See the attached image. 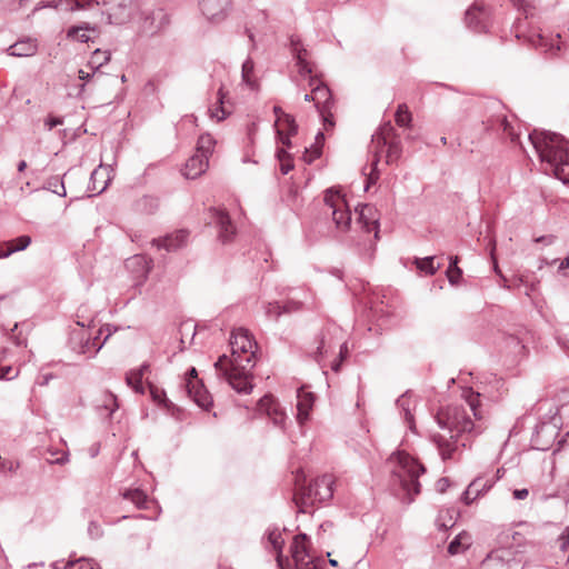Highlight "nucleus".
Listing matches in <instances>:
<instances>
[{
  "label": "nucleus",
  "instance_id": "22",
  "mask_svg": "<svg viewBox=\"0 0 569 569\" xmlns=\"http://www.w3.org/2000/svg\"><path fill=\"white\" fill-rule=\"evenodd\" d=\"M397 138L396 130L391 122H386L378 128V130L372 134V143L375 146V160L373 166H377L379 162V151L386 148V144L389 140Z\"/></svg>",
  "mask_w": 569,
  "mask_h": 569
},
{
  "label": "nucleus",
  "instance_id": "63",
  "mask_svg": "<svg viewBox=\"0 0 569 569\" xmlns=\"http://www.w3.org/2000/svg\"><path fill=\"white\" fill-rule=\"evenodd\" d=\"M557 545L561 551H566L569 548V527L558 537Z\"/></svg>",
  "mask_w": 569,
  "mask_h": 569
},
{
  "label": "nucleus",
  "instance_id": "24",
  "mask_svg": "<svg viewBox=\"0 0 569 569\" xmlns=\"http://www.w3.org/2000/svg\"><path fill=\"white\" fill-rule=\"evenodd\" d=\"M209 166V159L206 158V154H199L194 153L192 157H190L182 170V174L187 179H196L199 176H201Z\"/></svg>",
  "mask_w": 569,
  "mask_h": 569
},
{
  "label": "nucleus",
  "instance_id": "27",
  "mask_svg": "<svg viewBox=\"0 0 569 569\" xmlns=\"http://www.w3.org/2000/svg\"><path fill=\"white\" fill-rule=\"evenodd\" d=\"M31 237L28 234L19 236L14 239L0 242V259L10 257L16 252L26 250L31 244Z\"/></svg>",
  "mask_w": 569,
  "mask_h": 569
},
{
  "label": "nucleus",
  "instance_id": "6",
  "mask_svg": "<svg viewBox=\"0 0 569 569\" xmlns=\"http://www.w3.org/2000/svg\"><path fill=\"white\" fill-rule=\"evenodd\" d=\"M325 203L327 207L325 214L331 216L336 230L341 233L349 231L352 213L346 199L338 192H333L332 189H328L325 194Z\"/></svg>",
  "mask_w": 569,
  "mask_h": 569
},
{
  "label": "nucleus",
  "instance_id": "44",
  "mask_svg": "<svg viewBox=\"0 0 569 569\" xmlns=\"http://www.w3.org/2000/svg\"><path fill=\"white\" fill-rule=\"evenodd\" d=\"M276 156L280 162V171L282 174H288L293 169L291 154L283 148H278Z\"/></svg>",
  "mask_w": 569,
  "mask_h": 569
},
{
  "label": "nucleus",
  "instance_id": "59",
  "mask_svg": "<svg viewBox=\"0 0 569 569\" xmlns=\"http://www.w3.org/2000/svg\"><path fill=\"white\" fill-rule=\"evenodd\" d=\"M303 306H305L303 301L289 299L282 305L283 313L298 312V311L302 310Z\"/></svg>",
  "mask_w": 569,
  "mask_h": 569
},
{
  "label": "nucleus",
  "instance_id": "39",
  "mask_svg": "<svg viewBox=\"0 0 569 569\" xmlns=\"http://www.w3.org/2000/svg\"><path fill=\"white\" fill-rule=\"evenodd\" d=\"M415 264L419 271L430 276L435 274L440 268V263L435 264V256L415 258Z\"/></svg>",
  "mask_w": 569,
  "mask_h": 569
},
{
  "label": "nucleus",
  "instance_id": "5",
  "mask_svg": "<svg viewBox=\"0 0 569 569\" xmlns=\"http://www.w3.org/2000/svg\"><path fill=\"white\" fill-rule=\"evenodd\" d=\"M389 461L397 465L398 469H395L392 473L397 477L403 491L410 497L408 503H411L413 496L420 493L419 477L426 472L425 466L403 451L393 452L389 457Z\"/></svg>",
  "mask_w": 569,
  "mask_h": 569
},
{
  "label": "nucleus",
  "instance_id": "20",
  "mask_svg": "<svg viewBox=\"0 0 569 569\" xmlns=\"http://www.w3.org/2000/svg\"><path fill=\"white\" fill-rule=\"evenodd\" d=\"M258 406L259 410L264 412L274 426L283 427L287 416L277 399L270 395H266L259 400Z\"/></svg>",
  "mask_w": 569,
  "mask_h": 569
},
{
  "label": "nucleus",
  "instance_id": "51",
  "mask_svg": "<svg viewBox=\"0 0 569 569\" xmlns=\"http://www.w3.org/2000/svg\"><path fill=\"white\" fill-rule=\"evenodd\" d=\"M455 513H457L455 510H446V511H441L439 513V517L437 519V523H438V527L440 530H447L448 528H451L453 527L455 522H456V519H455Z\"/></svg>",
  "mask_w": 569,
  "mask_h": 569
},
{
  "label": "nucleus",
  "instance_id": "60",
  "mask_svg": "<svg viewBox=\"0 0 569 569\" xmlns=\"http://www.w3.org/2000/svg\"><path fill=\"white\" fill-rule=\"evenodd\" d=\"M88 535L91 539H99L103 536V529L97 521H90L88 526Z\"/></svg>",
  "mask_w": 569,
  "mask_h": 569
},
{
  "label": "nucleus",
  "instance_id": "55",
  "mask_svg": "<svg viewBox=\"0 0 569 569\" xmlns=\"http://www.w3.org/2000/svg\"><path fill=\"white\" fill-rule=\"evenodd\" d=\"M387 162L392 161L399 158L401 153V144L400 140L397 138L391 139L387 142Z\"/></svg>",
  "mask_w": 569,
  "mask_h": 569
},
{
  "label": "nucleus",
  "instance_id": "8",
  "mask_svg": "<svg viewBox=\"0 0 569 569\" xmlns=\"http://www.w3.org/2000/svg\"><path fill=\"white\" fill-rule=\"evenodd\" d=\"M183 386L189 398L203 410H209L212 406V398L202 381L199 380L196 368L192 367L187 371Z\"/></svg>",
  "mask_w": 569,
  "mask_h": 569
},
{
  "label": "nucleus",
  "instance_id": "31",
  "mask_svg": "<svg viewBox=\"0 0 569 569\" xmlns=\"http://www.w3.org/2000/svg\"><path fill=\"white\" fill-rule=\"evenodd\" d=\"M333 478L330 475H323L313 480L315 495L318 502H325L333 496Z\"/></svg>",
  "mask_w": 569,
  "mask_h": 569
},
{
  "label": "nucleus",
  "instance_id": "33",
  "mask_svg": "<svg viewBox=\"0 0 569 569\" xmlns=\"http://www.w3.org/2000/svg\"><path fill=\"white\" fill-rule=\"evenodd\" d=\"M37 41L31 38L18 40L8 48V53L13 57H31L37 52Z\"/></svg>",
  "mask_w": 569,
  "mask_h": 569
},
{
  "label": "nucleus",
  "instance_id": "34",
  "mask_svg": "<svg viewBox=\"0 0 569 569\" xmlns=\"http://www.w3.org/2000/svg\"><path fill=\"white\" fill-rule=\"evenodd\" d=\"M159 208V200L153 196H143L134 202V210L144 214H152Z\"/></svg>",
  "mask_w": 569,
  "mask_h": 569
},
{
  "label": "nucleus",
  "instance_id": "53",
  "mask_svg": "<svg viewBox=\"0 0 569 569\" xmlns=\"http://www.w3.org/2000/svg\"><path fill=\"white\" fill-rule=\"evenodd\" d=\"M223 100H224V93L222 91V87H220L218 90V101H217L220 106L209 109L210 117L217 119V121L223 120L227 116V111L222 107Z\"/></svg>",
  "mask_w": 569,
  "mask_h": 569
},
{
  "label": "nucleus",
  "instance_id": "11",
  "mask_svg": "<svg viewBox=\"0 0 569 569\" xmlns=\"http://www.w3.org/2000/svg\"><path fill=\"white\" fill-rule=\"evenodd\" d=\"M529 43L540 50L547 59L558 57L559 51L562 49L561 37L559 33L547 37L543 33H532L528 38Z\"/></svg>",
  "mask_w": 569,
  "mask_h": 569
},
{
  "label": "nucleus",
  "instance_id": "23",
  "mask_svg": "<svg viewBox=\"0 0 569 569\" xmlns=\"http://www.w3.org/2000/svg\"><path fill=\"white\" fill-rule=\"evenodd\" d=\"M123 499L131 501L138 509H151L153 507L157 516L160 512V506L157 501L150 500L148 495L140 488L126 489L122 493Z\"/></svg>",
  "mask_w": 569,
  "mask_h": 569
},
{
  "label": "nucleus",
  "instance_id": "42",
  "mask_svg": "<svg viewBox=\"0 0 569 569\" xmlns=\"http://www.w3.org/2000/svg\"><path fill=\"white\" fill-rule=\"evenodd\" d=\"M214 143L216 141L210 134H201L197 143V153L206 154V158L209 159V156L213 150Z\"/></svg>",
  "mask_w": 569,
  "mask_h": 569
},
{
  "label": "nucleus",
  "instance_id": "43",
  "mask_svg": "<svg viewBox=\"0 0 569 569\" xmlns=\"http://www.w3.org/2000/svg\"><path fill=\"white\" fill-rule=\"evenodd\" d=\"M278 124L274 123L276 131L283 130V133L296 134L298 132V124L291 114H282Z\"/></svg>",
  "mask_w": 569,
  "mask_h": 569
},
{
  "label": "nucleus",
  "instance_id": "38",
  "mask_svg": "<svg viewBox=\"0 0 569 569\" xmlns=\"http://www.w3.org/2000/svg\"><path fill=\"white\" fill-rule=\"evenodd\" d=\"M111 53L109 51H102L100 49H96L88 62V67L97 70L100 73V68L107 64L110 61Z\"/></svg>",
  "mask_w": 569,
  "mask_h": 569
},
{
  "label": "nucleus",
  "instance_id": "48",
  "mask_svg": "<svg viewBox=\"0 0 569 569\" xmlns=\"http://www.w3.org/2000/svg\"><path fill=\"white\" fill-rule=\"evenodd\" d=\"M465 539H468V535L466 532H461L457 535L448 545V553L451 556L460 553L466 546Z\"/></svg>",
  "mask_w": 569,
  "mask_h": 569
},
{
  "label": "nucleus",
  "instance_id": "36",
  "mask_svg": "<svg viewBox=\"0 0 569 569\" xmlns=\"http://www.w3.org/2000/svg\"><path fill=\"white\" fill-rule=\"evenodd\" d=\"M118 398L111 391H107L104 393L102 403L98 406L99 413L106 415V417L108 418H111L112 415L118 410Z\"/></svg>",
  "mask_w": 569,
  "mask_h": 569
},
{
  "label": "nucleus",
  "instance_id": "50",
  "mask_svg": "<svg viewBox=\"0 0 569 569\" xmlns=\"http://www.w3.org/2000/svg\"><path fill=\"white\" fill-rule=\"evenodd\" d=\"M179 332L181 335V345L183 346L186 343V338L189 336V345H191L197 333V325L193 323L192 321H184L180 325Z\"/></svg>",
  "mask_w": 569,
  "mask_h": 569
},
{
  "label": "nucleus",
  "instance_id": "4",
  "mask_svg": "<svg viewBox=\"0 0 569 569\" xmlns=\"http://www.w3.org/2000/svg\"><path fill=\"white\" fill-rule=\"evenodd\" d=\"M306 50L298 48L295 44L293 47V58L296 60V66L298 67V72L301 77L309 78V87L312 88V92L316 94V108L322 118L323 126L326 129L332 128L335 126L333 116L330 112L333 100L330 89L319 81L315 76H312V69L305 57Z\"/></svg>",
  "mask_w": 569,
  "mask_h": 569
},
{
  "label": "nucleus",
  "instance_id": "13",
  "mask_svg": "<svg viewBox=\"0 0 569 569\" xmlns=\"http://www.w3.org/2000/svg\"><path fill=\"white\" fill-rule=\"evenodd\" d=\"M126 269L136 280V286H142L153 267V260L146 254H134L126 260Z\"/></svg>",
  "mask_w": 569,
  "mask_h": 569
},
{
  "label": "nucleus",
  "instance_id": "26",
  "mask_svg": "<svg viewBox=\"0 0 569 569\" xmlns=\"http://www.w3.org/2000/svg\"><path fill=\"white\" fill-rule=\"evenodd\" d=\"M315 395L303 388L297 390V419L300 425L309 419V412L315 403Z\"/></svg>",
  "mask_w": 569,
  "mask_h": 569
},
{
  "label": "nucleus",
  "instance_id": "3",
  "mask_svg": "<svg viewBox=\"0 0 569 569\" xmlns=\"http://www.w3.org/2000/svg\"><path fill=\"white\" fill-rule=\"evenodd\" d=\"M528 139L547 170L569 184V141L561 134L537 129L528 133Z\"/></svg>",
  "mask_w": 569,
  "mask_h": 569
},
{
  "label": "nucleus",
  "instance_id": "45",
  "mask_svg": "<svg viewBox=\"0 0 569 569\" xmlns=\"http://www.w3.org/2000/svg\"><path fill=\"white\" fill-rule=\"evenodd\" d=\"M513 6L521 11L526 18L533 17L538 0H510Z\"/></svg>",
  "mask_w": 569,
  "mask_h": 569
},
{
  "label": "nucleus",
  "instance_id": "41",
  "mask_svg": "<svg viewBox=\"0 0 569 569\" xmlns=\"http://www.w3.org/2000/svg\"><path fill=\"white\" fill-rule=\"evenodd\" d=\"M459 257L451 256L449 257V267L446 271L448 281L450 284L456 286L459 282V279L462 277V270L458 267Z\"/></svg>",
  "mask_w": 569,
  "mask_h": 569
},
{
  "label": "nucleus",
  "instance_id": "54",
  "mask_svg": "<svg viewBox=\"0 0 569 569\" xmlns=\"http://www.w3.org/2000/svg\"><path fill=\"white\" fill-rule=\"evenodd\" d=\"M86 336V330L81 329L78 331H73L69 339V345L72 351L77 352L78 355H81V347L83 345Z\"/></svg>",
  "mask_w": 569,
  "mask_h": 569
},
{
  "label": "nucleus",
  "instance_id": "58",
  "mask_svg": "<svg viewBox=\"0 0 569 569\" xmlns=\"http://www.w3.org/2000/svg\"><path fill=\"white\" fill-rule=\"evenodd\" d=\"M325 561L322 559L309 557L306 560L295 565L296 569H322Z\"/></svg>",
  "mask_w": 569,
  "mask_h": 569
},
{
  "label": "nucleus",
  "instance_id": "1",
  "mask_svg": "<svg viewBox=\"0 0 569 569\" xmlns=\"http://www.w3.org/2000/svg\"><path fill=\"white\" fill-rule=\"evenodd\" d=\"M462 396L466 399L468 409L462 405H450L441 408L436 416L439 427L448 431V436L442 433L432 436V441L437 446L441 459L445 461L452 459L455 452L460 447L466 448L469 446L471 437L480 432L469 415L470 411L476 419L482 418L478 409L480 392L467 389Z\"/></svg>",
  "mask_w": 569,
  "mask_h": 569
},
{
  "label": "nucleus",
  "instance_id": "14",
  "mask_svg": "<svg viewBox=\"0 0 569 569\" xmlns=\"http://www.w3.org/2000/svg\"><path fill=\"white\" fill-rule=\"evenodd\" d=\"M212 223L218 229V238L221 242L228 243L236 236V227L233 226L229 213L218 208L209 209Z\"/></svg>",
  "mask_w": 569,
  "mask_h": 569
},
{
  "label": "nucleus",
  "instance_id": "21",
  "mask_svg": "<svg viewBox=\"0 0 569 569\" xmlns=\"http://www.w3.org/2000/svg\"><path fill=\"white\" fill-rule=\"evenodd\" d=\"M143 14L142 30L151 36L169 23V17L163 9H156Z\"/></svg>",
  "mask_w": 569,
  "mask_h": 569
},
{
  "label": "nucleus",
  "instance_id": "49",
  "mask_svg": "<svg viewBox=\"0 0 569 569\" xmlns=\"http://www.w3.org/2000/svg\"><path fill=\"white\" fill-rule=\"evenodd\" d=\"M254 62L251 58H247L244 62L242 63V80L248 84L251 89L257 88V83L254 80L251 79V73L253 72Z\"/></svg>",
  "mask_w": 569,
  "mask_h": 569
},
{
  "label": "nucleus",
  "instance_id": "64",
  "mask_svg": "<svg viewBox=\"0 0 569 569\" xmlns=\"http://www.w3.org/2000/svg\"><path fill=\"white\" fill-rule=\"evenodd\" d=\"M63 123V118L62 117H54L52 114H49L46 120H44V127L47 128V130H52L53 128H56L57 126H60Z\"/></svg>",
  "mask_w": 569,
  "mask_h": 569
},
{
  "label": "nucleus",
  "instance_id": "2",
  "mask_svg": "<svg viewBox=\"0 0 569 569\" xmlns=\"http://www.w3.org/2000/svg\"><path fill=\"white\" fill-rule=\"evenodd\" d=\"M229 345L231 357L221 355L214 362V368L233 390L248 395L253 388L250 371L254 367L253 348H257V343L247 330L240 328L231 332Z\"/></svg>",
  "mask_w": 569,
  "mask_h": 569
},
{
  "label": "nucleus",
  "instance_id": "10",
  "mask_svg": "<svg viewBox=\"0 0 569 569\" xmlns=\"http://www.w3.org/2000/svg\"><path fill=\"white\" fill-rule=\"evenodd\" d=\"M465 21L475 33H486L490 27V11L486 6L475 3L466 11Z\"/></svg>",
  "mask_w": 569,
  "mask_h": 569
},
{
  "label": "nucleus",
  "instance_id": "28",
  "mask_svg": "<svg viewBox=\"0 0 569 569\" xmlns=\"http://www.w3.org/2000/svg\"><path fill=\"white\" fill-rule=\"evenodd\" d=\"M491 487L492 483L489 480L476 478L462 492L461 500L463 503L469 506L476 498H478L482 492L488 491Z\"/></svg>",
  "mask_w": 569,
  "mask_h": 569
},
{
  "label": "nucleus",
  "instance_id": "61",
  "mask_svg": "<svg viewBox=\"0 0 569 569\" xmlns=\"http://www.w3.org/2000/svg\"><path fill=\"white\" fill-rule=\"evenodd\" d=\"M76 562L79 565L78 569H100L98 562L92 558L82 557Z\"/></svg>",
  "mask_w": 569,
  "mask_h": 569
},
{
  "label": "nucleus",
  "instance_id": "17",
  "mask_svg": "<svg viewBox=\"0 0 569 569\" xmlns=\"http://www.w3.org/2000/svg\"><path fill=\"white\" fill-rule=\"evenodd\" d=\"M264 537L267 539V548H271L276 552V561L279 569H291L290 559L283 557L282 549L284 539L278 527H269L266 530Z\"/></svg>",
  "mask_w": 569,
  "mask_h": 569
},
{
  "label": "nucleus",
  "instance_id": "52",
  "mask_svg": "<svg viewBox=\"0 0 569 569\" xmlns=\"http://www.w3.org/2000/svg\"><path fill=\"white\" fill-rule=\"evenodd\" d=\"M46 189L52 191L53 193L58 194L59 197H66V188L63 180L59 177H51L46 182Z\"/></svg>",
  "mask_w": 569,
  "mask_h": 569
},
{
  "label": "nucleus",
  "instance_id": "32",
  "mask_svg": "<svg viewBox=\"0 0 569 569\" xmlns=\"http://www.w3.org/2000/svg\"><path fill=\"white\" fill-rule=\"evenodd\" d=\"M93 4L100 6L99 0H58L50 1L46 4V7H52L62 11H74V10H83L89 9Z\"/></svg>",
  "mask_w": 569,
  "mask_h": 569
},
{
  "label": "nucleus",
  "instance_id": "15",
  "mask_svg": "<svg viewBox=\"0 0 569 569\" xmlns=\"http://www.w3.org/2000/svg\"><path fill=\"white\" fill-rule=\"evenodd\" d=\"M231 4L232 0H199L202 14L213 23H219L227 18Z\"/></svg>",
  "mask_w": 569,
  "mask_h": 569
},
{
  "label": "nucleus",
  "instance_id": "18",
  "mask_svg": "<svg viewBox=\"0 0 569 569\" xmlns=\"http://www.w3.org/2000/svg\"><path fill=\"white\" fill-rule=\"evenodd\" d=\"M358 214L357 223L361 229L369 233L375 231V239L379 238V218L376 208L370 204H361L356 208Z\"/></svg>",
  "mask_w": 569,
  "mask_h": 569
},
{
  "label": "nucleus",
  "instance_id": "46",
  "mask_svg": "<svg viewBox=\"0 0 569 569\" xmlns=\"http://www.w3.org/2000/svg\"><path fill=\"white\" fill-rule=\"evenodd\" d=\"M142 378L141 371H134L132 369L127 372L126 382L129 387L133 388L136 392L143 393Z\"/></svg>",
  "mask_w": 569,
  "mask_h": 569
},
{
  "label": "nucleus",
  "instance_id": "19",
  "mask_svg": "<svg viewBox=\"0 0 569 569\" xmlns=\"http://www.w3.org/2000/svg\"><path fill=\"white\" fill-rule=\"evenodd\" d=\"M188 238L189 231L186 229H179L162 238L153 239L152 244L158 249H164L168 252H172L183 248L188 242Z\"/></svg>",
  "mask_w": 569,
  "mask_h": 569
},
{
  "label": "nucleus",
  "instance_id": "56",
  "mask_svg": "<svg viewBox=\"0 0 569 569\" xmlns=\"http://www.w3.org/2000/svg\"><path fill=\"white\" fill-rule=\"evenodd\" d=\"M264 313L268 318L278 320L283 313L282 306L274 301V302H267L264 305Z\"/></svg>",
  "mask_w": 569,
  "mask_h": 569
},
{
  "label": "nucleus",
  "instance_id": "25",
  "mask_svg": "<svg viewBox=\"0 0 569 569\" xmlns=\"http://www.w3.org/2000/svg\"><path fill=\"white\" fill-rule=\"evenodd\" d=\"M108 333L104 337L103 341H99L100 335L103 329L100 328L94 336L86 331L83 345L81 347V355L87 356L88 358L94 357L99 350L103 347L107 339L111 336V331L109 330V326H107Z\"/></svg>",
  "mask_w": 569,
  "mask_h": 569
},
{
  "label": "nucleus",
  "instance_id": "37",
  "mask_svg": "<svg viewBox=\"0 0 569 569\" xmlns=\"http://www.w3.org/2000/svg\"><path fill=\"white\" fill-rule=\"evenodd\" d=\"M323 142L325 134L321 131H319L315 138V143L310 148H306L303 156L306 162L311 163L315 159L321 156Z\"/></svg>",
  "mask_w": 569,
  "mask_h": 569
},
{
  "label": "nucleus",
  "instance_id": "47",
  "mask_svg": "<svg viewBox=\"0 0 569 569\" xmlns=\"http://www.w3.org/2000/svg\"><path fill=\"white\" fill-rule=\"evenodd\" d=\"M395 117L399 127H409L412 120L411 113L406 103H400L398 106Z\"/></svg>",
  "mask_w": 569,
  "mask_h": 569
},
{
  "label": "nucleus",
  "instance_id": "40",
  "mask_svg": "<svg viewBox=\"0 0 569 569\" xmlns=\"http://www.w3.org/2000/svg\"><path fill=\"white\" fill-rule=\"evenodd\" d=\"M496 121L497 124L495 126L497 130H501L503 134H506L511 140L512 143H517L519 141L518 133L515 131L506 116L497 117Z\"/></svg>",
  "mask_w": 569,
  "mask_h": 569
},
{
  "label": "nucleus",
  "instance_id": "57",
  "mask_svg": "<svg viewBox=\"0 0 569 569\" xmlns=\"http://www.w3.org/2000/svg\"><path fill=\"white\" fill-rule=\"evenodd\" d=\"M93 322H94V317H89L87 315V307L81 306L77 312V325L82 328H84L86 326H88L90 328V327L94 326Z\"/></svg>",
  "mask_w": 569,
  "mask_h": 569
},
{
  "label": "nucleus",
  "instance_id": "35",
  "mask_svg": "<svg viewBox=\"0 0 569 569\" xmlns=\"http://www.w3.org/2000/svg\"><path fill=\"white\" fill-rule=\"evenodd\" d=\"M90 30L94 31L96 27H92L88 22H83L80 26H72L67 30V38L86 43L90 40V37L84 31H90Z\"/></svg>",
  "mask_w": 569,
  "mask_h": 569
},
{
  "label": "nucleus",
  "instance_id": "30",
  "mask_svg": "<svg viewBox=\"0 0 569 569\" xmlns=\"http://www.w3.org/2000/svg\"><path fill=\"white\" fill-rule=\"evenodd\" d=\"M308 541L309 537L306 533L300 532L295 536L290 545V553L295 565L310 557Z\"/></svg>",
  "mask_w": 569,
  "mask_h": 569
},
{
  "label": "nucleus",
  "instance_id": "9",
  "mask_svg": "<svg viewBox=\"0 0 569 569\" xmlns=\"http://www.w3.org/2000/svg\"><path fill=\"white\" fill-rule=\"evenodd\" d=\"M515 552L508 548L492 550L482 561V569H519Z\"/></svg>",
  "mask_w": 569,
  "mask_h": 569
},
{
  "label": "nucleus",
  "instance_id": "29",
  "mask_svg": "<svg viewBox=\"0 0 569 569\" xmlns=\"http://www.w3.org/2000/svg\"><path fill=\"white\" fill-rule=\"evenodd\" d=\"M396 405L400 410V413L403 416V419L407 422L409 429L415 431L416 427L412 410L416 407V400L413 396L409 392H406L397 399Z\"/></svg>",
  "mask_w": 569,
  "mask_h": 569
},
{
  "label": "nucleus",
  "instance_id": "12",
  "mask_svg": "<svg viewBox=\"0 0 569 569\" xmlns=\"http://www.w3.org/2000/svg\"><path fill=\"white\" fill-rule=\"evenodd\" d=\"M306 478L302 475L296 476V491L293 501L298 508V512L307 513L308 507L313 506L318 501L315 495L313 481L308 486L305 483Z\"/></svg>",
  "mask_w": 569,
  "mask_h": 569
},
{
  "label": "nucleus",
  "instance_id": "7",
  "mask_svg": "<svg viewBox=\"0 0 569 569\" xmlns=\"http://www.w3.org/2000/svg\"><path fill=\"white\" fill-rule=\"evenodd\" d=\"M104 7L102 14L107 22L113 26H122L129 22L134 12L133 0H99Z\"/></svg>",
  "mask_w": 569,
  "mask_h": 569
},
{
  "label": "nucleus",
  "instance_id": "16",
  "mask_svg": "<svg viewBox=\"0 0 569 569\" xmlns=\"http://www.w3.org/2000/svg\"><path fill=\"white\" fill-rule=\"evenodd\" d=\"M340 332V328L335 325L325 327L321 332L316 337L315 342L317 347L310 352L311 358L321 365L325 356L332 348L333 338Z\"/></svg>",
  "mask_w": 569,
  "mask_h": 569
},
{
  "label": "nucleus",
  "instance_id": "62",
  "mask_svg": "<svg viewBox=\"0 0 569 569\" xmlns=\"http://www.w3.org/2000/svg\"><path fill=\"white\" fill-rule=\"evenodd\" d=\"M151 396L152 399L160 405H163L166 407H169L171 405L169 399H167L164 391L160 392L158 389L151 388Z\"/></svg>",
  "mask_w": 569,
  "mask_h": 569
}]
</instances>
